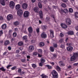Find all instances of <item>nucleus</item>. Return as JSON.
Returning a JSON list of instances; mask_svg holds the SVG:
<instances>
[{"label":"nucleus","mask_w":78,"mask_h":78,"mask_svg":"<svg viewBox=\"0 0 78 78\" xmlns=\"http://www.w3.org/2000/svg\"><path fill=\"white\" fill-rule=\"evenodd\" d=\"M78 56V53H74L73 55L71 57V61H74L76 59Z\"/></svg>","instance_id":"nucleus-1"},{"label":"nucleus","mask_w":78,"mask_h":78,"mask_svg":"<svg viewBox=\"0 0 78 78\" xmlns=\"http://www.w3.org/2000/svg\"><path fill=\"white\" fill-rule=\"evenodd\" d=\"M51 73L53 78H58V74L56 71L53 70L51 72Z\"/></svg>","instance_id":"nucleus-2"},{"label":"nucleus","mask_w":78,"mask_h":78,"mask_svg":"<svg viewBox=\"0 0 78 78\" xmlns=\"http://www.w3.org/2000/svg\"><path fill=\"white\" fill-rule=\"evenodd\" d=\"M10 8L12 9H14L15 7V3L13 1H11L9 3Z\"/></svg>","instance_id":"nucleus-3"},{"label":"nucleus","mask_w":78,"mask_h":78,"mask_svg":"<svg viewBox=\"0 0 78 78\" xmlns=\"http://www.w3.org/2000/svg\"><path fill=\"white\" fill-rule=\"evenodd\" d=\"M66 22L67 25H71L72 21H71V20H70V19L69 18H66Z\"/></svg>","instance_id":"nucleus-4"},{"label":"nucleus","mask_w":78,"mask_h":78,"mask_svg":"<svg viewBox=\"0 0 78 78\" xmlns=\"http://www.w3.org/2000/svg\"><path fill=\"white\" fill-rule=\"evenodd\" d=\"M7 19L8 20H12L13 19V16L11 14H9L7 16Z\"/></svg>","instance_id":"nucleus-5"},{"label":"nucleus","mask_w":78,"mask_h":78,"mask_svg":"<svg viewBox=\"0 0 78 78\" xmlns=\"http://www.w3.org/2000/svg\"><path fill=\"white\" fill-rule=\"evenodd\" d=\"M17 14L18 16H22L23 14V11L21 9H19L17 12Z\"/></svg>","instance_id":"nucleus-6"},{"label":"nucleus","mask_w":78,"mask_h":78,"mask_svg":"<svg viewBox=\"0 0 78 78\" xmlns=\"http://www.w3.org/2000/svg\"><path fill=\"white\" fill-rule=\"evenodd\" d=\"M22 8L24 9H27L28 8V4L26 3H24L22 5Z\"/></svg>","instance_id":"nucleus-7"},{"label":"nucleus","mask_w":78,"mask_h":78,"mask_svg":"<svg viewBox=\"0 0 78 78\" xmlns=\"http://www.w3.org/2000/svg\"><path fill=\"white\" fill-rule=\"evenodd\" d=\"M28 16H29V12L27 11H25L24 13V17H28Z\"/></svg>","instance_id":"nucleus-8"},{"label":"nucleus","mask_w":78,"mask_h":78,"mask_svg":"<svg viewBox=\"0 0 78 78\" xmlns=\"http://www.w3.org/2000/svg\"><path fill=\"white\" fill-rule=\"evenodd\" d=\"M34 47L33 46H30L28 48V50L30 51H32L33 50H34Z\"/></svg>","instance_id":"nucleus-9"},{"label":"nucleus","mask_w":78,"mask_h":78,"mask_svg":"<svg viewBox=\"0 0 78 78\" xmlns=\"http://www.w3.org/2000/svg\"><path fill=\"white\" fill-rule=\"evenodd\" d=\"M73 47L72 46H69L66 48V50L68 51H72L73 50Z\"/></svg>","instance_id":"nucleus-10"},{"label":"nucleus","mask_w":78,"mask_h":78,"mask_svg":"<svg viewBox=\"0 0 78 78\" xmlns=\"http://www.w3.org/2000/svg\"><path fill=\"white\" fill-rule=\"evenodd\" d=\"M41 37L42 38L45 39L47 37V35L45 32H43L41 34Z\"/></svg>","instance_id":"nucleus-11"},{"label":"nucleus","mask_w":78,"mask_h":78,"mask_svg":"<svg viewBox=\"0 0 78 78\" xmlns=\"http://www.w3.org/2000/svg\"><path fill=\"white\" fill-rule=\"evenodd\" d=\"M50 36L51 37H54V31L53 30H50Z\"/></svg>","instance_id":"nucleus-12"},{"label":"nucleus","mask_w":78,"mask_h":78,"mask_svg":"<svg viewBox=\"0 0 78 78\" xmlns=\"http://www.w3.org/2000/svg\"><path fill=\"white\" fill-rule=\"evenodd\" d=\"M39 13L40 18L41 19H43V17H44V15H43L42 12V11H39Z\"/></svg>","instance_id":"nucleus-13"},{"label":"nucleus","mask_w":78,"mask_h":78,"mask_svg":"<svg viewBox=\"0 0 78 78\" xmlns=\"http://www.w3.org/2000/svg\"><path fill=\"white\" fill-rule=\"evenodd\" d=\"M34 11L36 13L39 12V8L38 7H36L34 8Z\"/></svg>","instance_id":"nucleus-14"},{"label":"nucleus","mask_w":78,"mask_h":78,"mask_svg":"<svg viewBox=\"0 0 78 78\" xmlns=\"http://www.w3.org/2000/svg\"><path fill=\"white\" fill-rule=\"evenodd\" d=\"M61 25L63 28H67V26L65 24L62 23L61 24Z\"/></svg>","instance_id":"nucleus-15"},{"label":"nucleus","mask_w":78,"mask_h":78,"mask_svg":"<svg viewBox=\"0 0 78 78\" xmlns=\"http://www.w3.org/2000/svg\"><path fill=\"white\" fill-rule=\"evenodd\" d=\"M28 31L29 33H33V28H32V27H30L28 28Z\"/></svg>","instance_id":"nucleus-16"},{"label":"nucleus","mask_w":78,"mask_h":78,"mask_svg":"<svg viewBox=\"0 0 78 78\" xmlns=\"http://www.w3.org/2000/svg\"><path fill=\"white\" fill-rule=\"evenodd\" d=\"M7 26H6V24H4L1 26V28L3 30H5Z\"/></svg>","instance_id":"nucleus-17"},{"label":"nucleus","mask_w":78,"mask_h":78,"mask_svg":"<svg viewBox=\"0 0 78 78\" xmlns=\"http://www.w3.org/2000/svg\"><path fill=\"white\" fill-rule=\"evenodd\" d=\"M21 7V6L20 4H17L16 5L15 8L16 10H18V9H19Z\"/></svg>","instance_id":"nucleus-18"},{"label":"nucleus","mask_w":78,"mask_h":78,"mask_svg":"<svg viewBox=\"0 0 78 78\" xmlns=\"http://www.w3.org/2000/svg\"><path fill=\"white\" fill-rule=\"evenodd\" d=\"M0 2L1 4L3 6L5 5V0H0Z\"/></svg>","instance_id":"nucleus-19"},{"label":"nucleus","mask_w":78,"mask_h":78,"mask_svg":"<svg viewBox=\"0 0 78 78\" xmlns=\"http://www.w3.org/2000/svg\"><path fill=\"white\" fill-rule=\"evenodd\" d=\"M42 29L44 31H45L47 28V26L45 25H43L41 27Z\"/></svg>","instance_id":"nucleus-20"},{"label":"nucleus","mask_w":78,"mask_h":78,"mask_svg":"<svg viewBox=\"0 0 78 78\" xmlns=\"http://www.w3.org/2000/svg\"><path fill=\"white\" fill-rule=\"evenodd\" d=\"M10 43V42H9V41L7 40L5 41L4 43V45L5 46H6L7 45H9Z\"/></svg>","instance_id":"nucleus-21"},{"label":"nucleus","mask_w":78,"mask_h":78,"mask_svg":"<svg viewBox=\"0 0 78 78\" xmlns=\"http://www.w3.org/2000/svg\"><path fill=\"white\" fill-rule=\"evenodd\" d=\"M53 56L51 57V58L52 59H55V58H56L57 57V55L55 54H52Z\"/></svg>","instance_id":"nucleus-22"},{"label":"nucleus","mask_w":78,"mask_h":78,"mask_svg":"<svg viewBox=\"0 0 78 78\" xmlns=\"http://www.w3.org/2000/svg\"><path fill=\"white\" fill-rule=\"evenodd\" d=\"M46 66L48 68V69H53V67L49 65H46Z\"/></svg>","instance_id":"nucleus-23"},{"label":"nucleus","mask_w":78,"mask_h":78,"mask_svg":"<svg viewBox=\"0 0 78 78\" xmlns=\"http://www.w3.org/2000/svg\"><path fill=\"white\" fill-rule=\"evenodd\" d=\"M68 35H73V32L72 31H69L68 32Z\"/></svg>","instance_id":"nucleus-24"},{"label":"nucleus","mask_w":78,"mask_h":78,"mask_svg":"<svg viewBox=\"0 0 78 78\" xmlns=\"http://www.w3.org/2000/svg\"><path fill=\"white\" fill-rule=\"evenodd\" d=\"M45 45V43L43 42H41L39 44L40 47H43Z\"/></svg>","instance_id":"nucleus-25"},{"label":"nucleus","mask_w":78,"mask_h":78,"mask_svg":"<svg viewBox=\"0 0 78 78\" xmlns=\"http://www.w3.org/2000/svg\"><path fill=\"white\" fill-rule=\"evenodd\" d=\"M50 51L51 52H54L55 51V48L53 47H50Z\"/></svg>","instance_id":"nucleus-26"},{"label":"nucleus","mask_w":78,"mask_h":78,"mask_svg":"<svg viewBox=\"0 0 78 78\" xmlns=\"http://www.w3.org/2000/svg\"><path fill=\"white\" fill-rule=\"evenodd\" d=\"M42 78H48V76L47 75H44V74H42L41 75Z\"/></svg>","instance_id":"nucleus-27"},{"label":"nucleus","mask_w":78,"mask_h":78,"mask_svg":"<svg viewBox=\"0 0 78 78\" xmlns=\"http://www.w3.org/2000/svg\"><path fill=\"white\" fill-rule=\"evenodd\" d=\"M55 69L56 70H57L58 72H59V71H61V68H60V67L58 66H56Z\"/></svg>","instance_id":"nucleus-28"},{"label":"nucleus","mask_w":78,"mask_h":78,"mask_svg":"<svg viewBox=\"0 0 78 78\" xmlns=\"http://www.w3.org/2000/svg\"><path fill=\"white\" fill-rule=\"evenodd\" d=\"M0 70H2V72H5L6 69L4 68V67H2L0 68Z\"/></svg>","instance_id":"nucleus-29"},{"label":"nucleus","mask_w":78,"mask_h":78,"mask_svg":"<svg viewBox=\"0 0 78 78\" xmlns=\"http://www.w3.org/2000/svg\"><path fill=\"white\" fill-rule=\"evenodd\" d=\"M38 6L40 8H42V4L41 3L39 2L38 3Z\"/></svg>","instance_id":"nucleus-30"},{"label":"nucleus","mask_w":78,"mask_h":78,"mask_svg":"<svg viewBox=\"0 0 78 78\" xmlns=\"http://www.w3.org/2000/svg\"><path fill=\"white\" fill-rule=\"evenodd\" d=\"M23 42L22 41H20L18 43V44L19 45H20V46H21V45H23Z\"/></svg>","instance_id":"nucleus-31"},{"label":"nucleus","mask_w":78,"mask_h":78,"mask_svg":"<svg viewBox=\"0 0 78 78\" xmlns=\"http://www.w3.org/2000/svg\"><path fill=\"white\" fill-rule=\"evenodd\" d=\"M27 38H28V36L26 35L23 37V40H26L27 39Z\"/></svg>","instance_id":"nucleus-32"},{"label":"nucleus","mask_w":78,"mask_h":78,"mask_svg":"<svg viewBox=\"0 0 78 78\" xmlns=\"http://www.w3.org/2000/svg\"><path fill=\"white\" fill-rule=\"evenodd\" d=\"M75 16L76 18H78V12H75Z\"/></svg>","instance_id":"nucleus-33"},{"label":"nucleus","mask_w":78,"mask_h":78,"mask_svg":"<svg viewBox=\"0 0 78 78\" xmlns=\"http://www.w3.org/2000/svg\"><path fill=\"white\" fill-rule=\"evenodd\" d=\"M18 73H20V75L21 73H22V69H19L18 70Z\"/></svg>","instance_id":"nucleus-34"},{"label":"nucleus","mask_w":78,"mask_h":78,"mask_svg":"<svg viewBox=\"0 0 78 78\" xmlns=\"http://www.w3.org/2000/svg\"><path fill=\"white\" fill-rule=\"evenodd\" d=\"M41 62L44 63V62H45V60L44 58H42L41 59Z\"/></svg>","instance_id":"nucleus-35"},{"label":"nucleus","mask_w":78,"mask_h":78,"mask_svg":"<svg viewBox=\"0 0 78 78\" xmlns=\"http://www.w3.org/2000/svg\"><path fill=\"white\" fill-rule=\"evenodd\" d=\"M46 20L47 21H50V18L49 17H47L46 18Z\"/></svg>","instance_id":"nucleus-36"},{"label":"nucleus","mask_w":78,"mask_h":78,"mask_svg":"<svg viewBox=\"0 0 78 78\" xmlns=\"http://www.w3.org/2000/svg\"><path fill=\"white\" fill-rule=\"evenodd\" d=\"M61 6L63 8H66V4H65V3H62L61 5Z\"/></svg>","instance_id":"nucleus-37"},{"label":"nucleus","mask_w":78,"mask_h":78,"mask_svg":"<svg viewBox=\"0 0 78 78\" xmlns=\"http://www.w3.org/2000/svg\"><path fill=\"white\" fill-rule=\"evenodd\" d=\"M42 50L41 49H40L38 50L39 53H40V55H41L42 53Z\"/></svg>","instance_id":"nucleus-38"},{"label":"nucleus","mask_w":78,"mask_h":78,"mask_svg":"<svg viewBox=\"0 0 78 78\" xmlns=\"http://www.w3.org/2000/svg\"><path fill=\"white\" fill-rule=\"evenodd\" d=\"M14 24L15 25H18L19 24V22L16 21L14 23Z\"/></svg>","instance_id":"nucleus-39"},{"label":"nucleus","mask_w":78,"mask_h":78,"mask_svg":"<svg viewBox=\"0 0 78 78\" xmlns=\"http://www.w3.org/2000/svg\"><path fill=\"white\" fill-rule=\"evenodd\" d=\"M17 36V34L16 33H14L13 34V37H15Z\"/></svg>","instance_id":"nucleus-40"},{"label":"nucleus","mask_w":78,"mask_h":78,"mask_svg":"<svg viewBox=\"0 0 78 78\" xmlns=\"http://www.w3.org/2000/svg\"><path fill=\"white\" fill-rule=\"evenodd\" d=\"M68 11V10L67 9H65L63 10V12L65 13V14H66L67 13V12Z\"/></svg>","instance_id":"nucleus-41"},{"label":"nucleus","mask_w":78,"mask_h":78,"mask_svg":"<svg viewBox=\"0 0 78 78\" xmlns=\"http://www.w3.org/2000/svg\"><path fill=\"white\" fill-rule=\"evenodd\" d=\"M61 62H59V63H60V64L61 66H65L64 64V63H61Z\"/></svg>","instance_id":"nucleus-42"},{"label":"nucleus","mask_w":78,"mask_h":78,"mask_svg":"<svg viewBox=\"0 0 78 78\" xmlns=\"http://www.w3.org/2000/svg\"><path fill=\"white\" fill-rule=\"evenodd\" d=\"M73 9L71 8L69 9V12H73Z\"/></svg>","instance_id":"nucleus-43"},{"label":"nucleus","mask_w":78,"mask_h":78,"mask_svg":"<svg viewBox=\"0 0 78 78\" xmlns=\"http://www.w3.org/2000/svg\"><path fill=\"white\" fill-rule=\"evenodd\" d=\"M32 67H33L34 68H36V67H37L36 65L35 64H32Z\"/></svg>","instance_id":"nucleus-44"},{"label":"nucleus","mask_w":78,"mask_h":78,"mask_svg":"<svg viewBox=\"0 0 78 78\" xmlns=\"http://www.w3.org/2000/svg\"><path fill=\"white\" fill-rule=\"evenodd\" d=\"M64 41V40L63 39H62V38L61 39H60L59 41V42L60 43H62V42H63V41Z\"/></svg>","instance_id":"nucleus-45"},{"label":"nucleus","mask_w":78,"mask_h":78,"mask_svg":"<svg viewBox=\"0 0 78 78\" xmlns=\"http://www.w3.org/2000/svg\"><path fill=\"white\" fill-rule=\"evenodd\" d=\"M16 68H17V67H16V66H15L12 68L11 69L12 70H15Z\"/></svg>","instance_id":"nucleus-46"},{"label":"nucleus","mask_w":78,"mask_h":78,"mask_svg":"<svg viewBox=\"0 0 78 78\" xmlns=\"http://www.w3.org/2000/svg\"><path fill=\"white\" fill-rule=\"evenodd\" d=\"M62 1L63 3H67V2H68V0H62Z\"/></svg>","instance_id":"nucleus-47"},{"label":"nucleus","mask_w":78,"mask_h":78,"mask_svg":"<svg viewBox=\"0 0 78 78\" xmlns=\"http://www.w3.org/2000/svg\"><path fill=\"white\" fill-rule=\"evenodd\" d=\"M53 47L55 48H57L58 47V45L56 44H53Z\"/></svg>","instance_id":"nucleus-48"},{"label":"nucleus","mask_w":78,"mask_h":78,"mask_svg":"<svg viewBox=\"0 0 78 78\" xmlns=\"http://www.w3.org/2000/svg\"><path fill=\"white\" fill-rule=\"evenodd\" d=\"M66 45H69V46H72V43H67Z\"/></svg>","instance_id":"nucleus-49"},{"label":"nucleus","mask_w":78,"mask_h":78,"mask_svg":"<svg viewBox=\"0 0 78 78\" xmlns=\"http://www.w3.org/2000/svg\"><path fill=\"white\" fill-rule=\"evenodd\" d=\"M26 61V60L25 59H21V62H25Z\"/></svg>","instance_id":"nucleus-50"},{"label":"nucleus","mask_w":78,"mask_h":78,"mask_svg":"<svg viewBox=\"0 0 78 78\" xmlns=\"http://www.w3.org/2000/svg\"><path fill=\"white\" fill-rule=\"evenodd\" d=\"M39 66H40V67H42L43 66V64L42 62L39 63Z\"/></svg>","instance_id":"nucleus-51"},{"label":"nucleus","mask_w":78,"mask_h":78,"mask_svg":"<svg viewBox=\"0 0 78 78\" xmlns=\"http://www.w3.org/2000/svg\"><path fill=\"white\" fill-rule=\"evenodd\" d=\"M15 40H16V39H15V38H12L11 40V42H13V41H14Z\"/></svg>","instance_id":"nucleus-52"},{"label":"nucleus","mask_w":78,"mask_h":78,"mask_svg":"<svg viewBox=\"0 0 78 78\" xmlns=\"http://www.w3.org/2000/svg\"><path fill=\"white\" fill-rule=\"evenodd\" d=\"M30 41L29 40H27V39L25 41V42L26 43H28V42H30Z\"/></svg>","instance_id":"nucleus-53"},{"label":"nucleus","mask_w":78,"mask_h":78,"mask_svg":"<svg viewBox=\"0 0 78 78\" xmlns=\"http://www.w3.org/2000/svg\"><path fill=\"white\" fill-rule=\"evenodd\" d=\"M3 30H1L0 31V35L2 36V35L3 34Z\"/></svg>","instance_id":"nucleus-54"},{"label":"nucleus","mask_w":78,"mask_h":78,"mask_svg":"<svg viewBox=\"0 0 78 78\" xmlns=\"http://www.w3.org/2000/svg\"><path fill=\"white\" fill-rule=\"evenodd\" d=\"M60 37H63V36H64V34H63L62 33H61L60 34Z\"/></svg>","instance_id":"nucleus-55"},{"label":"nucleus","mask_w":78,"mask_h":78,"mask_svg":"<svg viewBox=\"0 0 78 78\" xmlns=\"http://www.w3.org/2000/svg\"><path fill=\"white\" fill-rule=\"evenodd\" d=\"M36 31L37 33H39L40 31H39V28H38L36 29Z\"/></svg>","instance_id":"nucleus-56"},{"label":"nucleus","mask_w":78,"mask_h":78,"mask_svg":"<svg viewBox=\"0 0 78 78\" xmlns=\"http://www.w3.org/2000/svg\"><path fill=\"white\" fill-rule=\"evenodd\" d=\"M25 72L22 71L21 72V73L20 75H24V74H25Z\"/></svg>","instance_id":"nucleus-57"},{"label":"nucleus","mask_w":78,"mask_h":78,"mask_svg":"<svg viewBox=\"0 0 78 78\" xmlns=\"http://www.w3.org/2000/svg\"><path fill=\"white\" fill-rule=\"evenodd\" d=\"M27 59H30L31 58V57L30 55H27Z\"/></svg>","instance_id":"nucleus-58"},{"label":"nucleus","mask_w":78,"mask_h":78,"mask_svg":"<svg viewBox=\"0 0 78 78\" xmlns=\"http://www.w3.org/2000/svg\"><path fill=\"white\" fill-rule=\"evenodd\" d=\"M37 55V53L36 52H34L33 53V55H34V56H36Z\"/></svg>","instance_id":"nucleus-59"},{"label":"nucleus","mask_w":78,"mask_h":78,"mask_svg":"<svg viewBox=\"0 0 78 78\" xmlns=\"http://www.w3.org/2000/svg\"><path fill=\"white\" fill-rule=\"evenodd\" d=\"M20 52V50L19 49H17L16 51V53H19Z\"/></svg>","instance_id":"nucleus-60"},{"label":"nucleus","mask_w":78,"mask_h":78,"mask_svg":"<svg viewBox=\"0 0 78 78\" xmlns=\"http://www.w3.org/2000/svg\"><path fill=\"white\" fill-rule=\"evenodd\" d=\"M11 66H12V65H8V66L7 67V68L8 69H9V67H11Z\"/></svg>","instance_id":"nucleus-61"},{"label":"nucleus","mask_w":78,"mask_h":78,"mask_svg":"<svg viewBox=\"0 0 78 78\" xmlns=\"http://www.w3.org/2000/svg\"><path fill=\"white\" fill-rule=\"evenodd\" d=\"M50 64L52 65V66H54L55 65V63H54L53 62H51Z\"/></svg>","instance_id":"nucleus-62"},{"label":"nucleus","mask_w":78,"mask_h":78,"mask_svg":"<svg viewBox=\"0 0 78 78\" xmlns=\"http://www.w3.org/2000/svg\"><path fill=\"white\" fill-rule=\"evenodd\" d=\"M78 62L77 63H74L73 64V66H78Z\"/></svg>","instance_id":"nucleus-63"},{"label":"nucleus","mask_w":78,"mask_h":78,"mask_svg":"<svg viewBox=\"0 0 78 78\" xmlns=\"http://www.w3.org/2000/svg\"><path fill=\"white\" fill-rule=\"evenodd\" d=\"M62 59L63 61H65L66 60V57L64 56L62 57Z\"/></svg>","instance_id":"nucleus-64"}]
</instances>
